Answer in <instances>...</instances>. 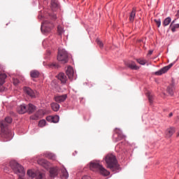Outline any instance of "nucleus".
<instances>
[{"label":"nucleus","mask_w":179,"mask_h":179,"mask_svg":"<svg viewBox=\"0 0 179 179\" xmlns=\"http://www.w3.org/2000/svg\"><path fill=\"white\" fill-rule=\"evenodd\" d=\"M9 124H12V117H6L4 120L0 121L1 135L8 141L12 139V131L6 128Z\"/></svg>","instance_id":"obj_1"},{"label":"nucleus","mask_w":179,"mask_h":179,"mask_svg":"<svg viewBox=\"0 0 179 179\" xmlns=\"http://www.w3.org/2000/svg\"><path fill=\"white\" fill-rule=\"evenodd\" d=\"M90 169L92 171H98L101 176H110V171H107L99 161H92L90 164Z\"/></svg>","instance_id":"obj_2"},{"label":"nucleus","mask_w":179,"mask_h":179,"mask_svg":"<svg viewBox=\"0 0 179 179\" xmlns=\"http://www.w3.org/2000/svg\"><path fill=\"white\" fill-rule=\"evenodd\" d=\"M105 162L107 164L108 169H110L112 171L118 170V164L115 155L113 154H108L105 157Z\"/></svg>","instance_id":"obj_3"},{"label":"nucleus","mask_w":179,"mask_h":179,"mask_svg":"<svg viewBox=\"0 0 179 179\" xmlns=\"http://www.w3.org/2000/svg\"><path fill=\"white\" fill-rule=\"evenodd\" d=\"M57 61H59L62 64H66L68 62V52L65 49H59Z\"/></svg>","instance_id":"obj_4"},{"label":"nucleus","mask_w":179,"mask_h":179,"mask_svg":"<svg viewBox=\"0 0 179 179\" xmlns=\"http://www.w3.org/2000/svg\"><path fill=\"white\" fill-rule=\"evenodd\" d=\"M54 27V24L50 23L48 20H45L42 22L41 30H45L46 33L51 31V29Z\"/></svg>","instance_id":"obj_5"},{"label":"nucleus","mask_w":179,"mask_h":179,"mask_svg":"<svg viewBox=\"0 0 179 179\" xmlns=\"http://www.w3.org/2000/svg\"><path fill=\"white\" fill-rule=\"evenodd\" d=\"M114 131L117 135V138H115V134L113 135V138H115V142H118V141H121V139H124V138H125V136L122 134L121 129L116 128L115 129Z\"/></svg>","instance_id":"obj_6"},{"label":"nucleus","mask_w":179,"mask_h":179,"mask_svg":"<svg viewBox=\"0 0 179 179\" xmlns=\"http://www.w3.org/2000/svg\"><path fill=\"white\" fill-rule=\"evenodd\" d=\"M8 76L5 74V73H0V92H3L5 90V87H3V85L5 83Z\"/></svg>","instance_id":"obj_7"},{"label":"nucleus","mask_w":179,"mask_h":179,"mask_svg":"<svg viewBox=\"0 0 179 179\" xmlns=\"http://www.w3.org/2000/svg\"><path fill=\"white\" fill-rule=\"evenodd\" d=\"M171 66H173V63L170 64L168 66L163 67L158 71H156L155 73V75H156L157 76H160L161 75H163V73H166V72H167V71H169V69H170V68H171Z\"/></svg>","instance_id":"obj_8"},{"label":"nucleus","mask_w":179,"mask_h":179,"mask_svg":"<svg viewBox=\"0 0 179 179\" xmlns=\"http://www.w3.org/2000/svg\"><path fill=\"white\" fill-rule=\"evenodd\" d=\"M38 164H39L40 166L44 167V169H46V170H48V169H50V166H51V164L45 159H38Z\"/></svg>","instance_id":"obj_9"},{"label":"nucleus","mask_w":179,"mask_h":179,"mask_svg":"<svg viewBox=\"0 0 179 179\" xmlns=\"http://www.w3.org/2000/svg\"><path fill=\"white\" fill-rule=\"evenodd\" d=\"M49 173H50V177H51V178H54V177H57V176L59 174V169L57 166L50 168Z\"/></svg>","instance_id":"obj_10"},{"label":"nucleus","mask_w":179,"mask_h":179,"mask_svg":"<svg viewBox=\"0 0 179 179\" xmlns=\"http://www.w3.org/2000/svg\"><path fill=\"white\" fill-rule=\"evenodd\" d=\"M66 73L69 79H70V80H72L73 78V75H75V72L73 71V68H72L71 66H68Z\"/></svg>","instance_id":"obj_11"},{"label":"nucleus","mask_w":179,"mask_h":179,"mask_svg":"<svg viewBox=\"0 0 179 179\" xmlns=\"http://www.w3.org/2000/svg\"><path fill=\"white\" fill-rule=\"evenodd\" d=\"M24 92L29 96V97H36V94L34 93V91L31 90L30 87H24Z\"/></svg>","instance_id":"obj_12"},{"label":"nucleus","mask_w":179,"mask_h":179,"mask_svg":"<svg viewBox=\"0 0 179 179\" xmlns=\"http://www.w3.org/2000/svg\"><path fill=\"white\" fill-rule=\"evenodd\" d=\"M57 78L59 79V80H60V82L62 83H66V81L68 80V77H66V75H65V73H60L58 74L57 76Z\"/></svg>","instance_id":"obj_13"},{"label":"nucleus","mask_w":179,"mask_h":179,"mask_svg":"<svg viewBox=\"0 0 179 179\" xmlns=\"http://www.w3.org/2000/svg\"><path fill=\"white\" fill-rule=\"evenodd\" d=\"M67 97L66 94L57 96L55 97V100L57 103H64V101L66 100Z\"/></svg>","instance_id":"obj_14"},{"label":"nucleus","mask_w":179,"mask_h":179,"mask_svg":"<svg viewBox=\"0 0 179 179\" xmlns=\"http://www.w3.org/2000/svg\"><path fill=\"white\" fill-rule=\"evenodd\" d=\"M126 65L128 68L134 69V71H138V69H139V66H136L135 62H129Z\"/></svg>","instance_id":"obj_15"},{"label":"nucleus","mask_w":179,"mask_h":179,"mask_svg":"<svg viewBox=\"0 0 179 179\" xmlns=\"http://www.w3.org/2000/svg\"><path fill=\"white\" fill-rule=\"evenodd\" d=\"M60 177L62 179H67L68 177H69V174L68 173V171H66V169H65L64 168L62 169Z\"/></svg>","instance_id":"obj_16"},{"label":"nucleus","mask_w":179,"mask_h":179,"mask_svg":"<svg viewBox=\"0 0 179 179\" xmlns=\"http://www.w3.org/2000/svg\"><path fill=\"white\" fill-rule=\"evenodd\" d=\"M17 111L19 114H24V113H27V106L25 105H21L18 107Z\"/></svg>","instance_id":"obj_17"},{"label":"nucleus","mask_w":179,"mask_h":179,"mask_svg":"<svg viewBox=\"0 0 179 179\" xmlns=\"http://www.w3.org/2000/svg\"><path fill=\"white\" fill-rule=\"evenodd\" d=\"M31 78H37L40 76V72L37 70H33L30 72Z\"/></svg>","instance_id":"obj_18"},{"label":"nucleus","mask_w":179,"mask_h":179,"mask_svg":"<svg viewBox=\"0 0 179 179\" xmlns=\"http://www.w3.org/2000/svg\"><path fill=\"white\" fill-rule=\"evenodd\" d=\"M136 14V8H133V10L131 11V13H130V16H129V21L130 22H134V19H135V15Z\"/></svg>","instance_id":"obj_19"},{"label":"nucleus","mask_w":179,"mask_h":179,"mask_svg":"<svg viewBox=\"0 0 179 179\" xmlns=\"http://www.w3.org/2000/svg\"><path fill=\"white\" fill-rule=\"evenodd\" d=\"M174 132H176V131L173 127H170L169 129H167L166 136H168V138L173 136V134H174Z\"/></svg>","instance_id":"obj_20"},{"label":"nucleus","mask_w":179,"mask_h":179,"mask_svg":"<svg viewBox=\"0 0 179 179\" xmlns=\"http://www.w3.org/2000/svg\"><path fill=\"white\" fill-rule=\"evenodd\" d=\"M45 177V174L44 173L36 171L35 174V178L36 179H43Z\"/></svg>","instance_id":"obj_21"},{"label":"nucleus","mask_w":179,"mask_h":179,"mask_svg":"<svg viewBox=\"0 0 179 179\" xmlns=\"http://www.w3.org/2000/svg\"><path fill=\"white\" fill-rule=\"evenodd\" d=\"M27 108V111L29 113V114L34 113V111L36 110V106H34V105H33L31 103H29Z\"/></svg>","instance_id":"obj_22"},{"label":"nucleus","mask_w":179,"mask_h":179,"mask_svg":"<svg viewBox=\"0 0 179 179\" xmlns=\"http://www.w3.org/2000/svg\"><path fill=\"white\" fill-rule=\"evenodd\" d=\"M45 157H46L47 159H50V160H55L56 159L55 155L51 152H47L46 154H45Z\"/></svg>","instance_id":"obj_23"},{"label":"nucleus","mask_w":179,"mask_h":179,"mask_svg":"<svg viewBox=\"0 0 179 179\" xmlns=\"http://www.w3.org/2000/svg\"><path fill=\"white\" fill-rule=\"evenodd\" d=\"M51 8H52V10H55V9L58 8V1H57V0L51 1Z\"/></svg>","instance_id":"obj_24"},{"label":"nucleus","mask_w":179,"mask_h":179,"mask_svg":"<svg viewBox=\"0 0 179 179\" xmlns=\"http://www.w3.org/2000/svg\"><path fill=\"white\" fill-rule=\"evenodd\" d=\"M51 108L53 111H58V110H59V104L57 103H51Z\"/></svg>","instance_id":"obj_25"},{"label":"nucleus","mask_w":179,"mask_h":179,"mask_svg":"<svg viewBox=\"0 0 179 179\" xmlns=\"http://www.w3.org/2000/svg\"><path fill=\"white\" fill-rule=\"evenodd\" d=\"M171 23V17H166L163 22V26H169Z\"/></svg>","instance_id":"obj_26"},{"label":"nucleus","mask_w":179,"mask_h":179,"mask_svg":"<svg viewBox=\"0 0 179 179\" xmlns=\"http://www.w3.org/2000/svg\"><path fill=\"white\" fill-rule=\"evenodd\" d=\"M167 92L171 96H173L174 94V86L170 85L168 87Z\"/></svg>","instance_id":"obj_27"},{"label":"nucleus","mask_w":179,"mask_h":179,"mask_svg":"<svg viewBox=\"0 0 179 179\" xmlns=\"http://www.w3.org/2000/svg\"><path fill=\"white\" fill-rule=\"evenodd\" d=\"M27 175L29 177H31V178H34L36 177V173L33 172L31 170H28Z\"/></svg>","instance_id":"obj_28"},{"label":"nucleus","mask_w":179,"mask_h":179,"mask_svg":"<svg viewBox=\"0 0 179 179\" xmlns=\"http://www.w3.org/2000/svg\"><path fill=\"white\" fill-rule=\"evenodd\" d=\"M57 33L59 36H62L64 34V28L61 26L57 27Z\"/></svg>","instance_id":"obj_29"},{"label":"nucleus","mask_w":179,"mask_h":179,"mask_svg":"<svg viewBox=\"0 0 179 179\" xmlns=\"http://www.w3.org/2000/svg\"><path fill=\"white\" fill-rule=\"evenodd\" d=\"M136 62L140 64V65H145L146 64V60L143 59H137Z\"/></svg>","instance_id":"obj_30"},{"label":"nucleus","mask_w":179,"mask_h":179,"mask_svg":"<svg viewBox=\"0 0 179 179\" xmlns=\"http://www.w3.org/2000/svg\"><path fill=\"white\" fill-rule=\"evenodd\" d=\"M96 43L99 45L100 48H103V47H104V44H103V42H101V41H100L99 38H96Z\"/></svg>","instance_id":"obj_31"},{"label":"nucleus","mask_w":179,"mask_h":179,"mask_svg":"<svg viewBox=\"0 0 179 179\" xmlns=\"http://www.w3.org/2000/svg\"><path fill=\"white\" fill-rule=\"evenodd\" d=\"M45 124H46L45 120H42L39 121L38 126L41 127V128H43V127H45Z\"/></svg>","instance_id":"obj_32"},{"label":"nucleus","mask_w":179,"mask_h":179,"mask_svg":"<svg viewBox=\"0 0 179 179\" xmlns=\"http://www.w3.org/2000/svg\"><path fill=\"white\" fill-rule=\"evenodd\" d=\"M148 100H149L150 104H152L153 103V95H152V94H150V93H148Z\"/></svg>","instance_id":"obj_33"},{"label":"nucleus","mask_w":179,"mask_h":179,"mask_svg":"<svg viewBox=\"0 0 179 179\" xmlns=\"http://www.w3.org/2000/svg\"><path fill=\"white\" fill-rule=\"evenodd\" d=\"M58 121H59V116H58V115L53 116L52 122L57 123V122H58Z\"/></svg>","instance_id":"obj_34"},{"label":"nucleus","mask_w":179,"mask_h":179,"mask_svg":"<svg viewBox=\"0 0 179 179\" xmlns=\"http://www.w3.org/2000/svg\"><path fill=\"white\" fill-rule=\"evenodd\" d=\"M176 29H179V24H174L173 27H172L171 28V31L174 33V31H176Z\"/></svg>","instance_id":"obj_35"},{"label":"nucleus","mask_w":179,"mask_h":179,"mask_svg":"<svg viewBox=\"0 0 179 179\" xmlns=\"http://www.w3.org/2000/svg\"><path fill=\"white\" fill-rule=\"evenodd\" d=\"M155 22L157 26V27H160L161 24H162V21L160 20V19L159 20H155Z\"/></svg>","instance_id":"obj_36"},{"label":"nucleus","mask_w":179,"mask_h":179,"mask_svg":"<svg viewBox=\"0 0 179 179\" xmlns=\"http://www.w3.org/2000/svg\"><path fill=\"white\" fill-rule=\"evenodd\" d=\"M49 66H50V68H53L55 69L58 68V65L55 63H52L51 64L49 65Z\"/></svg>","instance_id":"obj_37"},{"label":"nucleus","mask_w":179,"mask_h":179,"mask_svg":"<svg viewBox=\"0 0 179 179\" xmlns=\"http://www.w3.org/2000/svg\"><path fill=\"white\" fill-rule=\"evenodd\" d=\"M13 83L15 86L19 85V80L17 78H13Z\"/></svg>","instance_id":"obj_38"},{"label":"nucleus","mask_w":179,"mask_h":179,"mask_svg":"<svg viewBox=\"0 0 179 179\" xmlns=\"http://www.w3.org/2000/svg\"><path fill=\"white\" fill-rule=\"evenodd\" d=\"M47 121H48L49 122H52L53 120V116H48L46 117Z\"/></svg>","instance_id":"obj_39"},{"label":"nucleus","mask_w":179,"mask_h":179,"mask_svg":"<svg viewBox=\"0 0 179 179\" xmlns=\"http://www.w3.org/2000/svg\"><path fill=\"white\" fill-rule=\"evenodd\" d=\"M38 114H36L35 115L31 117V120H38Z\"/></svg>","instance_id":"obj_40"},{"label":"nucleus","mask_w":179,"mask_h":179,"mask_svg":"<svg viewBox=\"0 0 179 179\" xmlns=\"http://www.w3.org/2000/svg\"><path fill=\"white\" fill-rule=\"evenodd\" d=\"M177 20V19H175L174 20H173L170 24V27L171 29H173V27H174L173 24L176 23V21Z\"/></svg>","instance_id":"obj_41"},{"label":"nucleus","mask_w":179,"mask_h":179,"mask_svg":"<svg viewBox=\"0 0 179 179\" xmlns=\"http://www.w3.org/2000/svg\"><path fill=\"white\" fill-rule=\"evenodd\" d=\"M153 54V50H149L148 55H152Z\"/></svg>","instance_id":"obj_42"},{"label":"nucleus","mask_w":179,"mask_h":179,"mask_svg":"<svg viewBox=\"0 0 179 179\" xmlns=\"http://www.w3.org/2000/svg\"><path fill=\"white\" fill-rule=\"evenodd\" d=\"M176 16H177V17H179V10H178V12H177Z\"/></svg>","instance_id":"obj_43"},{"label":"nucleus","mask_w":179,"mask_h":179,"mask_svg":"<svg viewBox=\"0 0 179 179\" xmlns=\"http://www.w3.org/2000/svg\"><path fill=\"white\" fill-rule=\"evenodd\" d=\"M169 117L171 118V117H173V113H170L169 115Z\"/></svg>","instance_id":"obj_44"},{"label":"nucleus","mask_w":179,"mask_h":179,"mask_svg":"<svg viewBox=\"0 0 179 179\" xmlns=\"http://www.w3.org/2000/svg\"><path fill=\"white\" fill-rule=\"evenodd\" d=\"M53 19H57V15H53Z\"/></svg>","instance_id":"obj_45"},{"label":"nucleus","mask_w":179,"mask_h":179,"mask_svg":"<svg viewBox=\"0 0 179 179\" xmlns=\"http://www.w3.org/2000/svg\"><path fill=\"white\" fill-rule=\"evenodd\" d=\"M5 171H8V169H6V168L4 169Z\"/></svg>","instance_id":"obj_46"}]
</instances>
